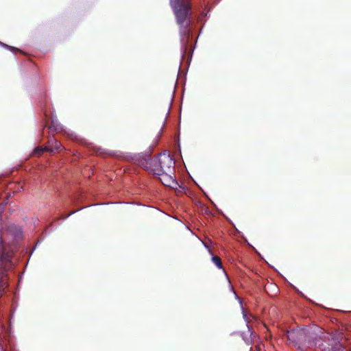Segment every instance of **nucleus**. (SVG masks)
Here are the masks:
<instances>
[{
  "instance_id": "obj_1",
  "label": "nucleus",
  "mask_w": 351,
  "mask_h": 351,
  "mask_svg": "<svg viewBox=\"0 0 351 351\" xmlns=\"http://www.w3.org/2000/svg\"><path fill=\"white\" fill-rule=\"evenodd\" d=\"M170 6L174 14L176 23L180 27V41L184 47V53L189 47L190 26L191 24V0H170Z\"/></svg>"
},
{
  "instance_id": "obj_2",
  "label": "nucleus",
  "mask_w": 351,
  "mask_h": 351,
  "mask_svg": "<svg viewBox=\"0 0 351 351\" xmlns=\"http://www.w3.org/2000/svg\"><path fill=\"white\" fill-rule=\"evenodd\" d=\"M321 336L314 330L306 329V338L304 343V347L313 348L317 345L323 350V351H343V343L342 342L343 337L342 334L333 333L328 337V346L324 347L323 343H318L322 340Z\"/></svg>"
},
{
  "instance_id": "obj_3",
  "label": "nucleus",
  "mask_w": 351,
  "mask_h": 351,
  "mask_svg": "<svg viewBox=\"0 0 351 351\" xmlns=\"http://www.w3.org/2000/svg\"><path fill=\"white\" fill-rule=\"evenodd\" d=\"M13 250L10 245L5 244L0 237V291L8 287L5 277L7 271L12 267Z\"/></svg>"
},
{
  "instance_id": "obj_4",
  "label": "nucleus",
  "mask_w": 351,
  "mask_h": 351,
  "mask_svg": "<svg viewBox=\"0 0 351 351\" xmlns=\"http://www.w3.org/2000/svg\"><path fill=\"white\" fill-rule=\"evenodd\" d=\"M175 162L169 154L160 153L152 158V173L169 174L175 173Z\"/></svg>"
},
{
  "instance_id": "obj_5",
  "label": "nucleus",
  "mask_w": 351,
  "mask_h": 351,
  "mask_svg": "<svg viewBox=\"0 0 351 351\" xmlns=\"http://www.w3.org/2000/svg\"><path fill=\"white\" fill-rule=\"evenodd\" d=\"M288 340L298 346L299 348L304 346L306 338V329H295L287 332Z\"/></svg>"
},
{
  "instance_id": "obj_6",
  "label": "nucleus",
  "mask_w": 351,
  "mask_h": 351,
  "mask_svg": "<svg viewBox=\"0 0 351 351\" xmlns=\"http://www.w3.org/2000/svg\"><path fill=\"white\" fill-rule=\"evenodd\" d=\"M64 149L62 144L58 141L56 138L53 137H49L47 145L45 146V149L47 152H53L54 150H56L58 152H60Z\"/></svg>"
},
{
  "instance_id": "obj_7",
  "label": "nucleus",
  "mask_w": 351,
  "mask_h": 351,
  "mask_svg": "<svg viewBox=\"0 0 351 351\" xmlns=\"http://www.w3.org/2000/svg\"><path fill=\"white\" fill-rule=\"evenodd\" d=\"M156 175L160 176V180L165 186L173 187L178 184L176 180L173 178L174 173H162Z\"/></svg>"
},
{
  "instance_id": "obj_8",
  "label": "nucleus",
  "mask_w": 351,
  "mask_h": 351,
  "mask_svg": "<svg viewBox=\"0 0 351 351\" xmlns=\"http://www.w3.org/2000/svg\"><path fill=\"white\" fill-rule=\"evenodd\" d=\"M138 165L149 173H152V158H150L149 154H146L144 156H142L138 160Z\"/></svg>"
},
{
  "instance_id": "obj_9",
  "label": "nucleus",
  "mask_w": 351,
  "mask_h": 351,
  "mask_svg": "<svg viewBox=\"0 0 351 351\" xmlns=\"http://www.w3.org/2000/svg\"><path fill=\"white\" fill-rule=\"evenodd\" d=\"M49 130L51 133H53L61 130V127L59 123L52 120L49 125Z\"/></svg>"
},
{
  "instance_id": "obj_10",
  "label": "nucleus",
  "mask_w": 351,
  "mask_h": 351,
  "mask_svg": "<svg viewBox=\"0 0 351 351\" xmlns=\"http://www.w3.org/2000/svg\"><path fill=\"white\" fill-rule=\"evenodd\" d=\"M213 263L219 268L222 269V262L221 258L217 256H213L212 258Z\"/></svg>"
},
{
  "instance_id": "obj_11",
  "label": "nucleus",
  "mask_w": 351,
  "mask_h": 351,
  "mask_svg": "<svg viewBox=\"0 0 351 351\" xmlns=\"http://www.w3.org/2000/svg\"><path fill=\"white\" fill-rule=\"evenodd\" d=\"M43 152H47L45 149V147H38L34 149V154L38 156H40L41 154L43 153Z\"/></svg>"
},
{
  "instance_id": "obj_12",
  "label": "nucleus",
  "mask_w": 351,
  "mask_h": 351,
  "mask_svg": "<svg viewBox=\"0 0 351 351\" xmlns=\"http://www.w3.org/2000/svg\"><path fill=\"white\" fill-rule=\"evenodd\" d=\"M0 45L3 47H5V48H6V49H8L11 50L12 51H20L19 49H18L16 48H14V47H13L12 46H9V45H6V44L1 42V41H0Z\"/></svg>"
},
{
  "instance_id": "obj_13",
  "label": "nucleus",
  "mask_w": 351,
  "mask_h": 351,
  "mask_svg": "<svg viewBox=\"0 0 351 351\" xmlns=\"http://www.w3.org/2000/svg\"><path fill=\"white\" fill-rule=\"evenodd\" d=\"M3 347L2 346V344L0 343V351H3Z\"/></svg>"
},
{
  "instance_id": "obj_14",
  "label": "nucleus",
  "mask_w": 351,
  "mask_h": 351,
  "mask_svg": "<svg viewBox=\"0 0 351 351\" xmlns=\"http://www.w3.org/2000/svg\"><path fill=\"white\" fill-rule=\"evenodd\" d=\"M73 213H74V212H71V213H69V216H71V214H73Z\"/></svg>"
},
{
  "instance_id": "obj_15",
  "label": "nucleus",
  "mask_w": 351,
  "mask_h": 351,
  "mask_svg": "<svg viewBox=\"0 0 351 351\" xmlns=\"http://www.w3.org/2000/svg\"><path fill=\"white\" fill-rule=\"evenodd\" d=\"M73 213H74V212H71V213H69V216H71V214H73Z\"/></svg>"
},
{
  "instance_id": "obj_16",
  "label": "nucleus",
  "mask_w": 351,
  "mask_h": 351,
  "mask_svg": "<svg viewBox=\"0 0 351 351\" xmlns=\"http://www.w3.org/2000/svg\"><path fill=\"white\" fill-rule=\"evenodd\" d=\"M73 213H74V212H71V213H69V216H71V214H73Z\"/></svg>"
}]
</instances>
